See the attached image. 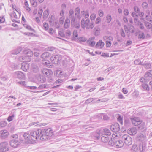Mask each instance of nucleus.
Listing matches in <instances>:
<instances>
[{"instance_id":"nucleus-1","label":"nucleus","mask_w":152,"mask_h":152,"mask_svg":"<svg viewBox=\"0 0 152 152\" xmlns=\"http://www.w3.org/2000/svg\"><path fill=\"white\" fill-rule=\"evenodd\" d=\"M39 137L41 140H49L51 139L54 136L53 130L50 128L46 129H39Z\"/></svg>"},{"instance_id":"nucleus-2","label":"nucleus","mask_w":152,"mask_h":152,"mask_svg":"<svg viewBox=\"0 0 152 152\" xmlns=\"http://www.w3.org/2000/svg\"><path fill=\"white\" fill-rule=\"evenodd\" d=\"M39 130L38 129L36 131H33L31 132L30 134L31 144L34 143L36 142L37 138L39 137Z\"/></svg>"},{"instance_id":"nucleus-3","label":"nucleus","mask_w":152,"mask_h":152,"mask_svg":"<svg viewBox=\"0 0 152 152\" xmlns=\"http://www.w3.org/2000/svg\"><path fill=\"white\" fill-rule=\"evenodd\" d=\"M122 139L124 141L125 143L127 145H130L132 143V139L128 135H124L122 137Z\"/></svg>"},{"instance_id":"nucleus-4","label":"nucleus","mask_w":152,"mask_h":152,"mask_svg":"<svg viewBox=\"0 0 152 152\" xmlns=\"http://www.w3.org/2000/svg\"><path fill=\"white\" fill-rule=\"evenodd\" d=\"M9 150L8 143L5 142L0 143V151L1 152H6Z\"/></svg>"},{"instance_id":"nucleus-5","label":"nucleus","mask_w":152,"mask_h":152,"mask_svg":"<svg viewBox=\"0 0 152 152\" xmlns=\"http://www.w3.org/2000/svg\"><path fill=\"white\" fill-rule=\"evenodd\" d=\"M52 62L55 64H57L58 62L61 59V56L59 54L54 55L52 56L50 58Z\"/></svg>"},{"instance_id":"nucleus-6","label":"nucleus","mask_w":152,"mask_h":152,"mask_svg":"<svg viewBox=\"0 0 152 152\" xmlns=\"http://www.w3.org/2000/svg\"><path fill=\"white\" fill-rule=\"evenodd\" d=\"M94 26V21H90L89 18L86 19L85 21V27L87 29H92Z\"/></svg>"},{"instance_id":"nucleus-7","label":"nucleus","mask_w":152,"mask_h":152,"mask_svg":"<svg viewBox=\"0 0 152 152\" xmlns=\"http://www.w3.org/2000/svg\"><path fill=\"white\" fill-rule=\"evenodd\" d=\"M110 129L112 131L117 132H119L120 130V126L118 123H115L111 126Z\"/></svg>"},{"instance_id":"nucleus-8","label":"nucleus","mask_w":152,"mask_h":152,"mask_svg":"<svg viewBox=\"0 0 152 152\" xmlns=\"http://www.w3.org/2000/svg\"><path fill=\"white\" fill-rule=\"evenodd\" d=\"M14 77L20 79H23L25 78V75L22 72L17 71L14 73Z\"/></svg>"},{"instance_id":"nucleus-9","label":"nucleus","mask_w":152,"mask_h":152,"mask_svg":"<svg viewBox=\"0 0 152 152\" xmlns=\"http://www.w3.org/2000/svg\"><path fill=\"white\" fill-rule=\"evenodd\" d=\"M42 72L43 75L46 76H48L53 75L52 71L50 69L46 68H43L42 70Z\"/></svg>"},{"instance_id":"nucleus-10","label":"nucleus","mask_w":152,"mask_h":152,"mask_svg":"<svg viewBox=\"0 0 152 152\" xmlns=\"http://www.w3.org/2000/svg\"><path fill=\"white\" fill-rule=\"evenodd\" d=\"M130 119L132 123L134 125L137 126L140 123L141 120L138 117H134Z\"/></svg>"},{"instance_id":"nucleus-11","label":"nucleus","mask_w":152,"mask_h":152,"mask_svg":"<svg viewBox=\"0 0 152 152\" xmlns=\"http://www.w3.org/2000/svg\"><path fill=\"white\" fill-rule=\"evenodd\" d=\"M10 146L14 148H16L20 145V142L16 139L11 140L10 142Z\"/></svg>"},{"instance_id":"nucleus-12","label":"nucleus","mask_w":152,"mask_h":152,"mask_svg":"<svg viewBox=\"0 0 152 152\" xmlns=\"http://www.w3.org/2000/svg\"><path fill=\"white\" fill-rule=\"evenodd\" d=\"M9 133L6 130H2L0 131V137L2 139L6 138L9 135Z\"/></svg>"},{"instance_id":"nucleus-13","label":"nucleus","mask_w":152,"mask_h":152,"mask_svg":"<svg viewBox=\"0 0 152 152\" xmlns=\"http://www.w3.org/2000/svg\"><path fill=\"white\" fill-rule=\"evenodd\" d=\"M25 142L28 144H31L30 134L27 132H25L23 134Z\"/></svg>"},{"instance_id":"nucleus-14","label":"nucleus","mask_w":152,"mask_h":152,"mask_svg":"<svg viewBox=\"0 0 152 152\" xmlns=\"http://www.w3.org/2000/svg\"><path fill=\"white\" fill-rule=\"evenodd\" d=\"M124 145L122 141L120 140H115V146L117 148H120L122 147Z\"/></svg>"},{"instance_id":"nucleus-15","label":"nucleus","mask_w":152,"mask_h":152,"mask_svg":"<svg viewBox=\"0 0 152 152\" xmlns=\"http://www.w3.org/2000/svg\"><path fill=\"white\" fill-rule=\"evenodd\" d=\"M133 26H130L129 27L126 26H124V29L125 31L127 33L129 32L131 33H133L134 32V30L133 29Z\"/></svg>"},{"instance_id":"nucleus-16","label":"nucleus","mask_w":152,"mask_h":152,"mask_svg":"<svg viewBox=\"0 0 152 152\" xmlns=\"http://www.w3.org/2000/svg\"><path fill=\"white\" fill-rule=\"evenodd\" d=\"M146 145L145 144H144L142 143H140L139 146L138 150L141 152H145Z\"/></svg>"},{"instance_id":"nucleus-17","label":"nucleus","mask_w":152,"mask_h":152,"mask_svg":"<svg viewBox=\"0 0 152 152\" xmlns=\"http://www.w3.org/2000/svg\"><path fill=\"white\" fill-rule=\"evenodd\" d=\"M69 19L71 20V25H74L75 24L76 20V18L75 16L74 15L69 16Z\"/></svg>"},{"instance_id":"nucleus-18","label":"nucleus","mask_w":152,"mask_h":152,"mask_svg":"<svg viewBox=\"0 0 152 152\" xmlns=\"http://www.w3.org/2000/svg\"><path fill=\"white\" fill-rule=\"evenodd\" d=\"M137 132L136 129L135 127H133L128 130V133L131 135H135Z\"/></svg>"},{"instance_id":"nucleus-19","label":"nucleus","mask_w":152,"mask_h":152,"mask_svg":"<svg viewBox=\"0 0 152 152\" xmlns=\"http://www.w3.org/2000/svg\"><path fill=\"white\" fill-rule=\"evenodd\" d=\"M144 77L148 79L150 78L152 79V70L148 71L145 74Z\"/></svg>"},{"instance_id":"nucleus-20","label":"nucleus","mask_w":152,"mask_h":152,"mask_svg":"<svg viewBox=\"0 0 152 152\" xmlns=\"http://www.w3.org/2000/svg\"><path fill=\"white\" fill-rule=\"evenodd\" d=\"M21 69L24 71H26L29 69L28 64L27 63H23L21 64Z\"/></svg>"},{"instance_id":"nucleus-21","label":"nucleus","mask_w":152,"mask_h":152,"mask_svg":"<svg viewBox=\"0 0 152 152\" xmlns=\"http://www.w3.org/2000/svg\"><path fill=\"white\" fill-rule=\"evenodd\" d=\"M104 45V43L101 40H99L96 45L95 47L96 48L99 47L100 49L102 48Z\"/></svg>"},{"instance_id":"nucleus-22","label":"nucleus","mask_w":152,"mask_h":152,"mask_svg":"<svg viewBox=\"0 0 152 152\" xmlns=\"http://www.w3.org/2000/svg\"><path fill=\"white\" fill-rule=\"evenodd\" d=\"M130 120L128 118H125L124 121V125L126 127L130 126L131 125Z\"/></svg>"},{"instance_id":"nucleus-23","label":"nucleus","mask_w":152,"mask_h":152,"mask_svg":"<svg viewBox=\"0 0 152 152\" xmlns=\"http://www.w3.org/2000/svg\"><path fill=\"white\" fill-rule=\"evenodd\" d=\"M110 139L111 137H110L105 136L104 135H103V136L101 138L102 141L104 142H107Z\"/></svg>"},{"instance_id":"nucleus-24","label":"nucleus","mask_w":152,"mask_h":152,"mask_svg":"<svg viewBox=\"0 0 152 152\" xmlns=\"http://www.w3.org/2000/svg\"><path fill=\"white\" fill-rule=\"evenodd\" d=\"M32 69L33 72L35 73L39 71V68L38 66L35 64H32Z\"/></svg>"},{"instance_id":"nucleus-25","label":"nucleus","mask_w":152,"mask_h":152,"mask_svg":"<svg viewBox=\"0 0 152 152\" xmlns=\"http://www.w3.org/2000/svg\"><path fill=\"white\" fill-rule=\"evenodd\" d=\"M80 9L79 7H77L75 9L74 12L75 15L77 16V18L79 19H80L81 17L80 15Z\"/></svg>"},{"instance_id":"nucleus-26","label":"nucleus","mask_w":152,"mask_h":152,"mask_svg":"<svg viewBox=\"0 0 152 152\" xmlns=\"http://www.w3.org/2000/svg\"><path fill=\"white\" fill-rule=\"evenodd\" d=\"M78 38V35L77 34V31L76 30H74L73 33V37L72 40H75Z\"/></svg>"},{"instance_id":"nucleus-27","label":"nucleus","mask_w":152,"mask_h":152,"mask_svg":"<svg viewBox=\"0 0 152 152\" xmlns=\"http://www.w3.org/2000/svg\"><path fill=\"white\" fill-rule=\"evenodd\" d=\"M22 50V48L20 47L18 48L17 49L12 50V53L14 55H16L20 53Z\"/></svg>"},{"instance_id":"nucleus-28","label":"nucleus","mask_w":152,"mask_h":152,"mask_svg":"<svg viewBox=\"0 0 152 152\" xmlns=\"http://www.w3.org/2000/svg\"><path fill=\"white\" fill-rule=\"evenodd\" d=\"M111 134L110 131L109 129H104V134H103V135L110 137Z\"/></svg>"},{"instance_id":"nucleus-29","label":"nucleus","mask_w":152,"mask_h":152,"mask_svg":"<svg viewBox=\"0 0 152 152\" xmlns=\"http://www.w3.org/2000/svg\"><path fill=\"white\" fill-rule=\"evenodd\" d=\"M109 140L108 142V145L111 146H115V139L111 137V139Z\"/></svg>"},{"instance_id":"nucleus-30","label":"nucleus","mask_w":152,"mask_h":152,"mask_svg":"<svg viewBox=\"0 0 152 152\" xmlns=\"http://www.w3.org/2000/svg\"><path fill=\"white\" fill-rule=\"evenodd\" d=\"M138 37L139 39H143L145 38V36L143 32L141 31H139Z\"/></svg>"},{"instance_id":"nucleus-31","label":"nucleus","mask_w":152,"mask_h":152,"mask_svg":"<svg viewBox=\"0 0 152 152\" xmlns=\"http://www.w3.org/2000/svg\"><path fill=\"white\" fill-rule=\"evenodd\" d=\"M50 54L48 52H45L41 55V57L43 59L47 58L50 56Z\"/></svg>"},{"instance_id":"nucleus-32","label":"nucleus","mask_w":152,"mask_h":152,"mask_svg":"<svg viewBox=\"0 0 152 152\" xmlns=\"http://www.w3.org/2000/svg\"><path fill=\"white\" fill-rule=\"evenodd\" d=\"M70 20L69 19H66L64 25L65 28H67L69 27L70 25Z\"/></svg>"},{"instance_id":"nucleus-33","label":"nucleus","mask_w":152,"mask_h":152,"mask_svg":"<svg viewBox=\"0 0 152 152\" xmlns=\"http://www.w3.org/2000/svg\"><path fill=\"white\" fill-rule=\"evenodd\" d=\"M141 65L143 66L146 69H149L151 68V64L148 63H142Z\"/></svg>"},{"instance_id":"nucleus-34","label":"nucleus","mask_w":152,"mask_h":152,"mask_svg":"<svg viewBox=\"0 0 152 152\" xmlns=\"http://www.w3.org/2000/svg\"><path fill=\"white\" fill-rule=\"evenodd\" d=\"M57 50L53 47H50L48 48V50L52 52V54H54L56 53Z\"/></svg>"},{"instance_id":"nucleus-35","label":"nucleus","mask_w":152,"mask_h":152,"mask_svg":"<svg viewBox=\"0 0 152 152\" xmlns=\"http://www.w3.org/2000/svg\"><path fill=\"white\" fill-rule=\"evenodd\" d=\"M65 33V38H69L71 34V32L70 31L68 30L64 31Z\"/></svg>"},{"instance_id":"nucleus-36","label":"nucleus","mask_w":152,"mask_h":152,"mask_svg":"<svg viewBox=\"0 0 152 152\" xmlns=\"http://www.w3.org/2000/svg\"><path fill=\"white\" fill-rule=\"evenodd\" d=\"M92 38H90L89 39V40L87 41V43L90 45L91 47L94 46L95 44V42L94 41H91L92 40Z\"/></svg>"},{"instance_id":"nucleus-37","label":"nucleus","mask_w":152,"mask_h":152,"mask_svg":"<svg viewBox=\"0 0 152 152\" xmlns=\"http://www.w3.org/2000/svg\"><path fill=\"white\" fill-rule=\"evenodd\" d=\"M138 128L140 129H142L145 128V123L144 122H143L141 120L140 123L139 125Z\"/></svg>"},{"instance_id":"nucleus-38","label":"nucleus","mask_w":152,"mask_h":152,"mask_svg":"<svg viewBox=\"0 0 152 152\" xmlns=\"http://www.w3.org/2000/svg\"><path fill=\"white\" fill-rule=\"evenodd\" d=\"M87 39L83 37H80L78 38L77 39V42L79 43H81L82 42H86L87 40Z\"/></svg>"},{"instance_id":"nucleus-39","label":"nucleus","mask_w":152,"mask_h":152,"mask_svg":"<svg viewBox=\"0 0 152 152\" xmlns=\"http://www.w3.org/2000/svg\"><path fill=\"white\" fill-rule=\"evenodd\" d=\"M145 25L147 29H149L152 28V24L147 22H145Z\"/></svg>"},{"instance_id":"nucleus-40","label":"nucleus","mask_w":152,"mask_h":152,"mask_svg":"<svg viewBox=\"0 0 152 152\" xmlns=\"http://www.w3.org/2000/svg\"><path fill=\"white\" fill-rule=\"evenodd\" d=\"M7 122L5 121H2L0 122V128L5 127L7 125Z\"/></svg>"},{"instance_id":"nucleus-41","label":"nucleus","mask_w":152,"mask_h":152,"mask_svg":"<svg viewBox=\"0 0 152 152\" xmlns=\"http://www.w3.org/2000/svg\"><path fill=\"white\" fill-rule=\"evenodd\" d=\"M106 20L107 23H109L112 20V17L110 15L108 14L106 17Z\"/></svg>"},{"instance_id":"nucleus-42","label":"nucleus","mask_w":152,"mask_h":152,"mask_svg":"<svg viewBox=\"0 0 152 152\" xmlns=\"http://www.w3.org/2000/svg\"><path fill=\"white\" fill-rule=\"evenodd\" d=\"M24 4L26 7L25 8L26 10L28 12H30L31 10V9L28 7L29 4L28 1H25Z\"/></svg>"},{"instance_id":"nucleus-43","label":"nucleus","mask_w":152,"mask_h":152,"mask_svg":"<svg viewBox=\"0 0 152 152\" xmlns=\"http://www.w3.org/2000/svg\"><path fill=\"white\" fill-rule=\"evenodd\" d=\"M142 86L143 88L147 91H149L150 90V88L148 86V84L145 83H143L142 85Z\"/></svg>"},{"instance_id":"nucleus-44","label":"nucleus","mask_w":152,"mask_h":152,"mask_svg":"<svg viewBox=\"0 0 152 152\" xmlns=\"http://www.w3.org/2000/svg\"><path fill=\"white\" fill-rule=\"evenodd\" d=\"M49 15V12L48 11V10H46L45 11L43 14V17L45 18H47L48 15Z\"/></svg>"},{"instance_id":"nucleus-45","label":"nucleus","mask_w":152,"mask_h":152,"mask_svg":"<svg viewBox=\"0 0 152 152\" xmlns=\"http://www.w3.org/2000/svg\"><path fill=\"white\" fill-rule=\"evenodd\" d=\"M96 17V14L94 13H92L90 16V19L91 21H94V20Z\"/></svg>"},{"instance_id":"nucleus-46","label":"nucleus","mask_w":152,"mask_h":152,"mask_svg":"<svg viewBox=\"0 0 152 152\" xmlns=\"http://www.w3.org/2000/svg\"><path fill=\"white\" fill-rule=\"evenodd\" d=\"M59 35L61 37H65V33L64 31L61 30L60 31L58 32Z\"/></svg>"},{"instance_id":"nucleus-47","label":"nucleus","mask_w":152,"mask_h":152,"mask_svg":"<svg viewBox=\"0 0 152 152\" xmlns=\"http://www.w3.org/2000/svg\"><path fill=\"white\" fill-rule=\"evenodd\" d=\"M140 81L142 83L147 82L148 81V79L147 78L144 77H142L140 79Z\"/></svg>"},{"instance_id":"nucleus-48","label":"nucleus","mask_w":152,"mask_h":152,"mask_svg":"<svg viewBox=\"0 0 152 152\" xmlns=\"http://www.w3.org/2000/svg\"><path fill=\"white\" fill-rule=\"evenodd\" d=\"M81 24L82 28H84L85 27V21L84 19L83 18L82 19L81 21Z\"/></svg>"},{"instance_id":"nucleus-49","label":"nucleus","mask_w":152,"mask_h":152,"mask_svg":"<svg viewBox=\"0 0 152 152\" xmlns=\"http://www.w3.org/2000/svg\"><path fill=\"white\" fill-rule=\"evenodd\" d=\"M132 149L133 151H136L138 150V148L137 145H134L132 146Z\"/></svg>"},{"instance_id":"nucleus-50","label":"nucleus","mask_w":152,"mask_h":152,"mask_svg":"<svg viewBox=\"0 0 152 152\" xmlns=\"http://www.w3.org/2000/svg\"><path fill=\"white\" fill-rule=\"evenodd\" d=\"M142 6L143 9H146L148 7V4L146 2H144L142 3Z\"/></svg>"},{"instance_id":"nucleus-51","label":"nucleus","mask_w":152,"mask_h":152,"mask_svg":"<svg viewBox=\"0 0 152 152\" xmlns=\"http://www.w3.org/2000/svg\"><path fill=\"white\" fill-rule=\"evenodd\" d=\"M134 9L135 12L137 13H138V14H139L140 10L139 8L137 6H134Z\"/></svg>"},{"instance_id":"nucleus-52","label":"nucleus","mask_w":152,"mask_h":152,"mask_svg":"<svg viewBox=\"0 0 152 152\" xmlns=\"http://www.w3.org/2000/svg\"><path fill=\"white\" fill-rule=\"evenodd\" d=\"M146 18L147 20L152 23V17L146 15Z\"/></svg>"},{"instance_id":"nucleus-53","label":"nucleus","mask_w":152,"mask_h":152,"mask_svg":"<svg viewBox=\"0 0 152 152\" xmlns=\"http://www.w3.org/2000/svg\"><path fill=\"white\" fill-rule=\"evenodd\" d=\"M117 119L119 122L122 125H123V120H122V118L121 117V116L119 115V116L117 118Z\"/></svg>"},{"instance_id":"nucleus-54","label":"nucleus","mask_w":152,"mask_h":152,"mask_svg":"<svg viewBox=\"0 0 152 152\" xmlns=\"http://www.w3.org/2000/svg\"><path fill=\"white\" fill-rule=\"evenodd\" d=\"M43 27L45 30H47L48 28V24L46 23H43Z\"/></svg>"},{"instance_id":"nucleus-55","label":"nucleus","mask_w":152,"mask_h":152,"mask_svg":"<svg viewBox=\"0 0 152 152\" xmlns=\"http://www.w3.org/2000/svg\"><path fill=\"white\" fill-rule=\"evenodd\" d=\"M134 63L137 65H141L142 64V63L139 60H136L134 61Z\"/></svg>"},{"instance_id":"nucleus-56","label":"nucleus","mask_w":152,"mask_h":152,"mask_svg":"<svg viewBox=\"0 0 152 152\" xmlns=\"http://www.w3.org/2000/svg\"><path fill=\"white\" fill-rule=\"evenodd\" d=\"M101 21V18L99 17H98L97 18L96 20L95 23L96 24L99 23Z\"/></svg>"},{"instance_id":"nucleus-57","label":"nucleus","mask_w":152,"mask_h":152,"mask_svg":"<svg viewBox=\"0 0 152 152\" xmlns=\"http://www.w3.org/2000/svg\"><path fill=\"white\" fill-rule=\"evenodd\" d=\"M46 87V86L45 84H42V85H39L37 89H42L45 88Z\"/></svg>"},{"instance_id":"nucleus-58","label":"nucleus","mask_w":152,"mask_h":152,"mask_svg":"<svg viewBox=\"0 0 152 152\" xmlns=\"http://www.w3.org/2000/svg\"><path fill=\"white\" fill-rule=\"evenodd\" d=\"M95 99L94 98H89L86 100V103H90Z\"/></svg>"},{"instance_id":"nucleus-59","label":"nucleus","mask_w":152,"mask_h":152,"mask_svg":"<svg viewBox=\"0 0 152 152\" xmlns=\"http://www.w3.org/2000/svg\"><path fill=\"white\" fill-rule=\"evenodd\" d=\"M64 20V16H61L60 17L59 20V23L61 24H63Z\"/></svg>"},{"instance_id":"nucleus-60","label":"nucleus","mask_w":152,"mask_h":152,"mask_svg":"<svg viewBox=\"0 0 152 152\" xmlns=\"http://www.w3.org/2000/svg\"><path fill=\"white\" fill-rule=\"evenodd\" d=\"M120 34L121 37H125V34L123 29H121Z\"/></svg>"},{"instance_id":"nucleus-61","label":"nucleus","mask_w":152,"mask_h":152,"mask_svg":"<svg viewBox=\"0 0 152 152\" xmlns=\"http://www.w3.org/2000/svg\"><path fill=\"white\" fill-rule=\"evenodd\" d=\"M98 13L100 17H102L104 15L103 11L102 10H99L98 11Z\"/></svg>"},{"instance_id":"nucleus-62","label":"nucleus","mask_w":152,"mask_h":152,"mask_svg":"<svg viewBox=\"0 0 152 152\" xmlns=\"http://www.w3.org/2000/svg\"><path fill=\"white\" fill-rule=\"evenodd\" d=\"M94 137L96 138V139L97 140L99 139V134L98 133H97L95 132L93 133Z\"/></svg>"},{"instance_id":"nucleus-63","label":"nucleus","mask_w":152,"mask_h":152,"mask_svg":"<svg viewBox=\"0 0 152 152\" xmlns=\"http://www.w3.org/2000/svg\"><path fill=\"white\" fill-rule=\"evenodd\" d=\"M14 115L13 114L12 116H9L7 118V120L9 122H10L12 120L13 118L14 117Z\"/></svg>"},{"instance_id":"nucleus-64","label":"nucleus","mask_w":152,"mask_h":152,"mask_svg":"<svg viewBox=\"0 0 152 152\" xmlns=\"http://www.w3.org/2000/svg\"><path fill=\"white\" fill-rule=\"evenodd\" d=\"M139 137H140V138H141V139H140V140H141V141L144 140L146 138V137L142 134H140Z\"/></svg>"}]
</instances>
